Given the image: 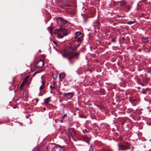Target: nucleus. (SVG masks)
Segmentation results:
<instances>
[{
  "instance_id": "f257e3e1",
  "label": "nucleus",
  "mask_w": 151,
  "mask_h": 151,
  "mask_svg": "<svg viewBox=\"0 0 151 151\" xmlns=\"http://www.w3.org/2000/svg\"><path fill=\"white\" fill-rule=\"evenodd\" d=\"M71 48L70 47H68L65 49V53L63 54L60 52L63 57L67 58L70 61V60L72 58L75 56L77 58H78V56L79 55V53L76 52L74 53L72 50H73L72 47Z\"/></svg>"
},
{
  "instance_id": "f03ea898",
  "label": "nucleus",
  "mask_w": 151,
  "mask_h": 151,
  "mask_svg": "<svg viewBox=\"0 0 151 151\" xmlns=\"http://www.w3.org/2000/svg\"><path fill=\"white\" fill-rule=\"evenodd\" d=\"M75 37L78 39L77 42H78V44L77 45L75 46L74 47L75 49H76V48L79 47L80 45L81 42L83 41V39H82L83 35L80 32H77L75 33Z\"/></svg>"
},
{
  "instance_id": "7ed1b4c3",
  "label": "nucleus",
  "mask_w": 151,
  "mask_h": 151,
  "mask_svg": "<svg viewBox=\"0 0 151 151\" xmlns=\"http://www.w3.org/2000/svg\"><path fill=\"white\" fill-rule=\"evenodd\" d=\"M67 35L66 29L60 27L58 30L57 36L59 38H62L64 36H67Z\"/></svg>"
},
{
  "instance_id": "20e7f679",
  "label": "nucleus",
  "mask_w": 151,
  "mask_h": 151,
  "mask_svg": "<svg viewBox=\"0 0 151 151\" xmlns=\"http://www.w3.org/2000/svg\"><path fill=\"white\" fill-rule=\"evenodd\" d=\"M119 150H126L129 149L130 148L129 144L127 142H125L123 144H119Z\"/></svg>"
},
{
  "instance_id": "39448f33",
  "label": "nucleus",
  "mask_w": 151,
  "mask_h": 151,
  "mask_svg": "<svg viewBox=\"0 0 151 151\" xmlns=\"http://www.w3.org/2000/svg\"><path fill=\"white\" fill-rule=\"evenodd\" d=\"M44 65V62L41 59H40L39 61L35 64V66L38 68H41Z\"/></svg>"
},
{
  "instance_id": "423d86ee",
  "label": "nucleus",
  "mask_w": 151,
  "mask_h": 151,
  "mask_svg": "<svg viewBox=\"0 0 151 151\" xmlns=\"http://www.w3.org/2000/svg\"><path fill=\"white\" fill-rule=\"evenodd\" d=\"M73 92H70L67 93H65L63 95V96L67 98L68 99H70L74 96Z\"/></svg>"
},
{
  "instance_id": "0eeeda50",
  "label": "nucleus",
  "mask_w": 151,
  "mask_h": 151,
  "mask_svg": "<svg viewBox=\"0 0 151 151\" xmlns=\"http://www.w3.org/2000/svg\"><path fill=\"white\" fill-rule=\"evenodd\" d=\"M58 22H60L61 24L63 26L65 25L67 22V21L64 19L63 18L61 17H58Z\"/></svg>"
},
{
  "instance_id": "6e6552de",
  "label": "nucleus",
  "mask_w": 151,
  "mask_h": 151,
  "mask_svg": "<svg viewBox=\"0 0 151 151\" xmlns=\"http://www.w3.org/2000/svg\"><path fill=\"white\" fill-rule=\"evenodd\" d=\"M64 149L61 147L56 146L54 147L52 151H64Z\"/></svg>"
},
{
  "instance_id": "1a4fd4ad",
  "label": "nucleus",
  "mask_w": 151,
  "mask_h": 151,
  "mask_svg": "<svg viewBox=\"0 0 151 151\" xmlns=\"http://www.w3.org/2000/svg\"><path fill=\"white\" fill-rule=\"evenodd\" d=\"M120 5L121 6L125 7L126 6V3L125 1H120Z\"/></svg>"
},
{
  "instance_id": "9d476101",
  "label": "nucleus",
  "mask_w": 151,
  "mask_h": 151,
  "mask_svg": "<svg viewBox=\"0 0 151 151\" xmlns=\"http://www.w3.org/2000/svg\"><path fill=\"white\" fill-rule=\"evenodd\" d=\"M65 77V75L63 73H61L59 75V77L60 79H63Z\"/></svg>"
},
{
  "instance_id": "9b49d317",
  "label": "nucleus",
  "mask_w": 151,
  "mask_h": 151,
  "mask_svg": "<svg viewBox=\"0 0 151 151\" xmlns=\"http://www.w3.org/2000/svg\"><path fill=\"white\" fill-rule=\"evenodd\" d=\"M81 15L82 16L83 18V19H84V22H86L87 20V15H85L84 14H82Z\"/></svg>"
},
{
  "instance_id": "f8f14e48",
  "label": "nucleus",
  "mask_w": 151,
  "mask_h": 151,
  "mask_svg": "<svg viewBox=\"0 0 151 151\" xmlns=\"http://www.w3.org/2000/svg\"><path fill=\"white\" fill-rule=\"evenodd\" d=\"M124 7H125V11L126 12H128L130 10V9L131 8V6H126Z\"/></svg>"
},
{
  "instance_id": "ddd939ff",
  "label": "nucleus",
  "mask_w": 151,
  "mask_h": 151,
  "mask_svg": "<svg viewBox=\"0 0 151 151\" xmlns=\"http://www.w3.org/2000/svg\"><path fill=\"white\" fill-rule=\"evenodd\" d=\"M136 22V20H134L133 21H129L127 22V24L129 25H131L134 24V23Z\"/></svg>"
},
{
  "instance_id": "4468645a",
  "label": "nucleus",
  "mask_w": 151,
  "mask_h": 151,
  "mask_svg": "<svg viewBox=\"0 0 151 151\" xmlns=\"http://www.w3.org/2000/svg\"><path fill=\"white\" fill-rule=\"evenodd\" d=\"M68 131L71 134V133H74V129L73 128H69L68 129Z\"/></svg>"
},
{
  "instance_id": "2eb2a0df",
  "label": "nucleus",
  "mask_w": 151,
  "mask_h": 151,
  "mask_svg": "<svg viewBox=\"0 0 151 151\" xmlns=\"http://www.w3.org/2000/svg\"><path fill=\"white\" fill-rule=\"evenodd\" d=\"M50 97H49L45 99H44L45 102L46 104H47V103H48V102H49V101H50Z\"/></svg>"
},
{
  "instance_id": "dca6fc26",
  "label": "nucleus",
  "mask_w": 151,
  "mask_h": 151,
  "mask_svg": "<svg viewBox=\"0 0 151 151\" xmlns=\"http://www.w3.org/2000/svg\"><path fill=\"white\" fill-rule=\"evenodd\" d=\"M44 87V86L43 85H42L40 86V92H41V90L43 89Z\"/></svg>"
},
{
  "instance_id": "f3484780",
  "label": "nucleus",
  "mask_w": 151,
  "mask_h": 151,
  "mask_svg": "<svg viewBox=\"0 0 151 151\" xmlns=\"http://www.w3.org/2000/svg\"><path fill=\"white\" fill-rule=\"evenodd\" d=\"M48 29L51 31L53 29V27H48Z\"/></svg>"
},
{
  "instance_id": "a211bd4d",
  "label": "nucleus",
  "mask_w": 151,
  "mask_h": 151,
  "mask_svg": "<svg viewBox=\"0 0 151 151\" xmlns=\"http://www.w3.org/2000/svg\"><path fill=\"white\" fill-rule=\"evenodd\" d=\"M71 136L72 137H73L74 136L75 134H75V132H74V133H71V134H70Z\"/></svg>"
},
{
  "instance_id": "6ab92c4d",
  "label": "nucleus",
  "mask_w": 151,
  "mask_h": 151,
  "mask_svg": "<svg viewBox=\"0 0 151 151\" xmlns=\"http://www.w3.org/2000/svg\"><path fill=\"white\" fill-rule=\"evenodd\" d=\"M28 78H29V76H27L25 77V78L24 80V81H23V82L24 81H27V80L28 79Z\"/></svg>"
},
{
  "instance_id": "aec40b11",
  "label": "nucleus",
  "mask_w": 151,
  "mask_h": 151,
  "mask_svg": "<svg viewBox=\"0 0 151 151\" xmlns=\"http://www.w3.org/2000/svg\"><path fill=\"white\" fill-rule=\"evenodd\" d=\"M50 88H51V90H52L53 89H55V87H54V86H50Z\"/></svg>"
},
{
  "instance_id": "412c9836",
  "label": "nucleus",
  "mask_w": 151,
  "mask_h": 151,
  "mask_svg": "<svg viewBox=\"0 0 151 151\" xmlns=\"http://www.w3.org/2000/svg\"><path fill=\"white\" fill-rule=\"evenodd\" d=\"M82 131L84 133H85V132H88L86 129H85V130H83Z\"/></svg>"
},
{
  "instance_id": "4be33fe9",
  "label": "nucleus",
  "mask_w": 151,
  "mask_h": 151,
  "mask_svg": "<svg viewBox=\"0 0 151 151\" xmlns=\"http://www.w3.org/2000/svg\"><path fill=\"white\" fill-rule=\"evenodd\" d=\"M144 42L145 43H147L148 42V40H147V39H146L144 41Z\"/></svg>"
},
{
  "instance_id": "5701e85b",
  "label": "nucleus",
  "mask_w": 151,
  "mask_h": 151,
  "mask_svg": "<svg viewBox=\"0 0 151 151\" xmlns=\"http://www.w3.org/2000/svg\"><path fill=\"white\" fill-rule=\"evenodd\" d=\"M42 85H43L44 86L45 83L44 81H42Z\"/></svg>"
},
{
  "instance_id": "b1692460",
  "label": "nucleus",
  "mask_w": 151,
  "mask_h": 151,
  "mask_svg": "<svg viewBox=\"0 0 151 151\" xmlns=\"http://www.w3.org/2000/svg\"><path fill=\"white\" fill-rule=\"evenodd\" d=\"M125 121L124 120L123 121H122V124H124L125 122Z\"/></svg>"
},
{
  "instance_id": "393cba45",
  "label": "nucleus",
  "mask_w": 151,
  "mask_h": 151,
  "mask_svg": "<svg viewBox=\"0 0 151 151\" xmlns=\"http://www.w3.org/2000/svg\"><path fill=\"white\" fill-rule=\"evenodd\" d=\"M40 72L38 71H36L35 73H34V75L36 74H37V73H39Z\"/></svg>"
},
{
  "instance_id": "a878e982",
  "label": "nucleus",
  "mask_w": 151,
  "mask_h": 151,
  "mask_svg": "<svg viewBox=\"0 0 151 151\" xmlns=\"http://www.w3.org/2000/svg\"><path fill=\"white\" fill-rule=\"evenodd\" d=\"M66 115V114H65L63 116H62V119H63L64 117H65Z\"/></svg>"
},
{
  "instance_id": "bb28decb",
  "label": "nucleus",
  "mask_w": 151,
  "mask_h": 151,
  "mask_svg": "<svg viewBox=\"0 0 151 151\" xmlns=\"http://www.w3.org/2000/svg\"><path fill=\"white\" fill-rule=\"evenodd\" d=\"M29 116H30V114H29V115L27 116H26V117L27 118H28L29 117Z\"/></svg>"
},
{
  "instance_id": "cd10ccee",
  "label": "nucleus",
  "mask_w": 151,
  "mask_h": 151,
  "mask_svg": "<svg viewBox=\"0 0 151 151\" xmlns=\"http://www.w3.org/2000/svg\"><path fill=\"white\" fill-rule=\"evenodd\" d=\"M111 41L113 42H115V40L114 39H112Z\"/></svg>"
},
{
  "instance_id": "c85d7f7f",
  "label": "nucleus",
  "mask_w": 151,
  "mask_h": 151,
  "mask_svg": "<svg viewBox=\"0 0 151 151\" xmlns=\"http://www.w3.org/2000/svg\"><path fill=\"white\" fill-rule=\"evenodd\" d=\"M58 74H55V77L56 78H57L58 77Z\"/></svg>"
},
{
  "instance_id": "c756f323",
  "label": "nucleus",
  "mask_w": 151,
  "mask_h": 151,
  "mask_svg": "<svg viewBox=\"0 0 151 151\" xmlns=\"http://www.w3.org/2000/svg\"><path fill=\"white\" fill-rule=\"evenodd\" d=\"M53 78L54 79H55L56 78L55 77H54V75L53 76Z\"/></svg>"
},
{
  "instance_id": "7c9ffc66",
  "label": "nucleus",
  "mask_w": 151,
  "mask_h": 151,
  "mask_svg": "<svg viewBox=\"0 0 151 151\" xmlns=\"http://www.w3.org/2000/svg\"><path fill=\"white\" fill-rule=\"evenodd\" d=\"M140 84L142 86H145V85L142 83H140Z\"/></svg>"
},
{
  "instance_id": "2f4dec72",
  "label": "nucleus",
  "mask_w": 151,
  "mask_h": 151,
  "mask_svg": "<svg viewBox=\"0 0 151 151\" xmlns=\"http://www.w3.org/2000/svg\"><path fill=\"white\" fill-rule=\"evenodd\" d=\"M102 151H111V150H103Z\"/></svg>"
},
{
  "instance_id": "473e14b6",
  "label": "nucleus",
  "mask_w": 151,
  "mask_h": 151,
  "mask_svg": "<svg viewBox=\"0 0 151 151\" xmlns=\"http://www.w3.org/2000/svg\"><path fill=\"white\" fill-rule=\"evenodd\" d=\"M53 43L55 44H57L55 42V41H54Z\"/></svg>"
},
{
  "instance_id": "72a5a7b5",
  "label": "nucleus",
  "mask_w": 151,
  "mask_h": 151,
  "mask_svg": "<svg viewBox=\"0 0 151 151\" xmlns=\"http://www.w3.org/2000/svg\"><path fill=\"white\" fill-rule=\"evenodd\" d=\"M38 101V99H37V102Z\"/></svg>"
},
{
  "instance_id": "f704fd0d",
  "label": "nucleus",
  "mask_w": 151,
  "mask_h": 151,
  "mask_svg": "<svg viewBox=\"0 0 151 151\" xmlns=\"http://www.w3.org/2000/svg\"><path fill=\"white\" fill-rule=\"evenodd\" d=\"M23 82H22V83L21 84V85L20 86V87H21L23 85L22 84H23Z\"/></svg>"
},
{
  "instance_id": "c9c22d12",
  "label": "nucleus",
  "mask_w": 151,
  "mask_h": 151,
  "mask_svg": "<svg viewBox=\"0 0 151 151\" xmlns=\"http://www.w3.org/2000/svg\"><path fill=\"white\" fill-rule=\"evenodd\" d=\"M68 137H70V136L69 134H68Z\"/></svg>"
},
{
  "instance_id": "e433bc0d",
  "label": "nucleus",
  "mask_w": 151,
  "mask_h": 151,
  "mask_svg": "<svg viewBox=\"0 0 151 151\" xmlns=\"http://www.w3.org/2000/svg\"><path fill=\"white\" fill-rule=\"evenodd\" d=\"M130 100L131 101V102L132 103L133 102H132V101L131 100V99H130Z\"/></svg>"
},
{
  "instance_id": "4c0bfd02",
  "label": "nucleus",
  "mask_w": 151,
  "mask_h": 151,
  "mask_svg": "<svg viewBox=\"0 0 151 151\" xmlns=\"http://www.w3.org/2000/svg\"><path fill=\"white\" fill-rule=\"evenodd\" d=\"M50 92L51 93H52V91H50Z\"/></svg>"
},
{
  "instance_id": "58836bf2",
  "label": "nucleus",
  "mask_w": 151,
  "mask_h": 151,
  "mask_svg": "<svg viewBox=\"0 0 151 151\" xmlns=\"http://www.w3.org/2000/svg\"><path fill=\"white\" fill-rule=\"evenodd\" d=\"M40 93H39V96H40Z\"/></svg>"
},
{
  "instance_id": "ea45409f",
  "label": "nucleus",
  "mask_w": 151,
  "mask_h": 151,
  "mask_svg": "<svg viewBox=\"0 0 151 151\" xmlns=\"http://www.w3.org/2000/svg\"><path fill=\"white\" fill-rule=\"evenodd\" d=\"M76 109H77V110H79L78 109V108H76Z\"/></svg>"
},
{
  "instance_id": "a19ab883",
  "label": "nucleus",
  "mask_w": 151,
  "mask_h": 151,
  "mask_svg": "<svg viewBox=\"0 0 151 151\" xmlns=\"http://www.w3.org/2000/svg\"><path fill=\"white\" fill-rule=\"evenodd\" d=\"M14 78H13V81H14Z\"/></svg>"
},
{
  "instance_id": "79ce46f5",
  "label": "nucleus",
  "mask_w": 151,
  "mask_h": 151,
  "mask_svg": "<svg viewBox=\"0 0 151 151\" xmlns=\"http://www.w3.org/2000/svg\"><path fill=\"white\" fill-rule=\"evenodd\" d=\"M44 110H46V109L45 108H44Z\"/></svg>"
},
{
  "instance_id": "37998d69",
  "label": "nucleus",
  "mask_w": 151,
  "mask_h": 151,
  "mask_svg": "<svg viewBox=\"0 0 151 151\" xmlns=\"http://www.w3.org/2000/svg\"><path fill=\"white\" fill-rule=\"evenodd\" d=\"M61 122H63V120H61Z\"/></svg>"
},
{
  "instance_id": "c03bdc74",
  "label": "nucleus",
  "mask_w": 151,
  "mask_h": 151,
  "mask_svg": "<svg viewBox=\"0 0 151 151\" xmlns=\"http://www.w3.org/2000/svg\"><path fill=\"white\" fill-rule=\"evenodd\" d=\"M80 116V117H83V116Z\"/></svg>"
},
{
  "instance_id": "a18cd8bd",
  "label": "nucleus",
  "mask_w": 151,
  "mask_h": 151,
  "mask_svg": "<svg viewBox=\"0 0 151 151\" xmlns=\"http://www.w3.org/2000/svg\"><path fill=\"white\" fill-rule=\"evenodd\" d=\"M91 149L93 151L92 149V148H91Z\"/></svg>"
},
{
  "instance_id": "49530a36",
  "label": "nucleus",
  "mask_w": 151,
  "mask_h": 151,
  "mask_svg": "<svg viewBox=\"0 0 151 151\" xmlns=\"http://www.w3.org/2000/svg\"><path fill=\"white\" fill-rule=\"evenodd\" d=\"M39 52H40V51H41V50H39Z\"/></svg>"
},
{
  "instance_id": "de8ad7c7",
  "label": "nucleus",
  "mask_w": 151,
  "mask_h": 151,
  "mask_svg": "<svg viewBox=\"0 0 151 151\" xmlns=\"http://www.w3.org/2000/svg\"><path fill=\"white\" fill-rule=\"evenodd\" d=\"M53 83H54V84L55 83V82H53Z\"/></svg>"
},
{
  "instance_id": "09e8293b",
  "label": "nucleus",
  "mask_w": 151,
  "mask_h": 151,
  "mask_svg": "<svg viewBox=\"0 0 151 151\" xmlns=\"http://www.w3.org/2000/svg\"><path fill=\"white\" fill-rule=\"evenodd\" d=\"M78 75H79L80 74V73H78Z\"/></svg>"
}]
</instances>
